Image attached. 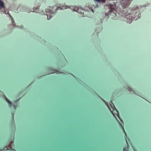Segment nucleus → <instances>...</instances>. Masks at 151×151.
<instances>
[{
  "mask_svg": "<svg viewBox=\"0 0 151 151\" xmlns=\"http://www.w3.org/2000/svg\"><path fill=\"white\" fill-rule=\"evenodd\" d=\"M109 104H110V106L112 109H113L112 111H111H111V112L112 114L114 115V112L113 111H116L117 113V114H119V113L118 111H117V110L116 109V108H115L114 105L112 102V101H110L109 102Z\"/></svg>",
  "mask_w": 151,
  "mask_h": 151,
  "instance_id": "nucleus-1",
  "label": "nucleus"
},
{
  "mask_svg": "<svg viewBox=\"0 0 151 151\" xmlns=\"http://www.w3.org/2000/svg\"><path fill=\"white\" fill-rule=\"evenodd\" d=\"M45 12L46 13H48L49 12L50 13V14L49 15V16H50V17L49 18H48V17H49L48 14H46L45 15L47 17V19L48 20L50 19V18L52 17V15L54 14L53 13H52V12L51 10H49V11H47V9H46Z\"/></svg>",
  "mask_w": 151,
  "mask_h": 151,
  "instance_id": "nucleus-2",
  "label": "nucleus"
},
{
  "mask_svg": "<svg viewBox=\"0 0 151 151\" xmlns=\"http://www.w3.org/2000/svg\"><path fill=\"white\" fill-rule=\"evenodd\" d=\"M2 9H3L4 11H2V12L4 14H6L5 11V7L4 6V3L1 0H0V11Z\"/></svg>",
  "mask_w": 151,
  "mask_h": 151,
  "instance_id": "nucleus-3",
  "label": "nucleus"
},
{
  "mask_svg": "<svg viewBox=\"0 0 151 151\" xmlns=\"http://www.w3.org/2000/svg\"><path fill=\"white\" fill-rule=\"evenodd\" d=\"M80 9L78 8V7L75 8L74 9V10H75V11H76L77 12L79 13L80 14H81L82 13L81 12H80L79 10Z\"/></svg>",
  "mask_w": 151,
  "mask_h": 151,
  "instance_id": "nucleus-4",
  "label": "nucleus"
},
{
  "mask_svg": "<svg viewBox=\"0 0 151 151\" xmlns=\"http://www.w3.org/2000/svg\"><path fill=\"white\" fill-rule=\"evenodd\" d=\"M5 97V98L6 99V100L10 104V106H12V104L11 102V101L9 100L4 95Z\"/></svg>",
  "mask_w": 151,
  "mask_h": 151,
  "instance_id": "nucleus-5",
  "label": "nucleus"
},
{
  "mask_svg": "<svg viewBox=\"0 0 151 151\" xmlns=\"http://www.w3.org/2000/svg\"><path fill=\"white\" fill-rule=\"evenodd\" d=\"M128 149L129 148L128 146L126 147H124L123 149V151H129Z\"/></svg>",
  "mask_w": 151,
  "mask_h": 151,
  "instance_id": "nucleus-6",
  "label": "nucleus"
},
{
  "mask_svg": "<svg viewBox=\"0 0 151 151\" xmlns=\"http://www.w3.org/2000/svg\"><path fill=\"white\" fill-rule=\"evenodd\" d=\"M128 90L129 91H130V92H131V91H133L132 89L131 88L128 87Z\"/></svg>",
  "mask_w": 151,
  "mask_h": 151,
  "instance_id": "nucleus-7",
  "label": "nucleus"
},
{
  "mask_svg": "<svg viewBox=\"0 0 151 151\" xmlns=\"http://www.w3.org/2000/svg\"><path fill=\"white\" fill-rule=\"evenodd\" d=\"M39 6H38L37 7L36 9H33L34 12H36V11H37L36 10H37V9H39Z\"/></svg>",
  "mask_w": 151,
  "mask_h": 151,
  "instance_id": "nucleus-8",
  "label": "nucleus"
},
{
  "mask_svg": "<svg viewBox=\"0 0 151 151\" xmlns=\"http://www.w3.org/2000/svg\"><path fill=\"white\" fill-rule=\"evenodd\" d=\"M63 8H61L60 7H58L57 9V10H61V9H63Z\"/></svg>",
  "mask_w": 151,
  "mask_h": 151,
  "instance_id": "nucleus-9",
  "label": "nucleus"
},
{
  "mask_svg": "<svg viewBox=\"0 0 151 151\" xmlns=\"http://www.w3.org/2000/svg\"><path fill=\"white\" fill-rule=\"evenodd\" d=\"M12 143H11L10 145L8 146V147L9 148H12L11 147V145L12 144Z\"/></svg>",
  "mask_w": 151,
  "mask_h": 151,
  "instance_id": "nucleus-10",
  "label": "nucleus"
},
{
  "mask_svg": "<svg viewBox=\"0 0 151 151\" xmlns=\"http://www.w3.org/2000/svg\"><path fill=\"white\" fill-rule=\"evenodd\" d=\"M14 106L15 109L16 110V109L17 106L15 105H14Z\"/></svg>",
  "mask_w": 151,
  "mask_h": 151,
  "instance_id": "nucleus-11",
  "label": "nucleus"
},
{
  "mask_svg": "<svg viewBox=\"0 0 151 151\" xmlns=\"http://www.w3.org/2000/svg\"><path fill=\"white\" fill-rule=\"evenodd\" d=\"M14 114L13 113H12V116H13V120H14Z\"/></svg>",
  "mask_w": 151,
  "mask_h": 151,
  "instance_id": "nucleus-12",
  "label": "nucleus"
},
{
  "mask_svg": "<svg viewBox=\"0 0 151 151\" xmlns=\"http://www.w3.org/2000/svg\"><path fill=\"white\" fill-rule=\"evenodd\" d=\"M123 129H124V128H123ZM123 130H124V129H123ZM124 133H125V134L126 135V133L125 132V131H124Z\"/></svg>",
  "mask_w": 151,
  "mask_h": 151,
  "instance_id": "nucleus-13",
  "label": "nucleus"
},
{
  "mask_svg": "<svg viewBox=\"0 0 151 151\" xmlns=\"http://www.w3.org/2000/svg\"><path fill=\"white\" fill-rule=\"evenodd\" d=\"M102 29V28L100 30H101Z\"/></svg>",
  "mask_w": 151,
  "mask_h": 151,
  "instance_id": "nucleus-14",
  "label": "nucleus"
},
{
  "mask_svg": "<svg viewBox=\"0 0 151 151\" xmlns=\"http://www.w3.org/2000/svg\"><path fill=\"white\" fill-rule=\"evenodd\" d=\"M126 142H127V141L126 140Z\"/></svg>",
  "mask_w": 151,
  "mask_h": 151,
  "instance_id": "nucleus-15",
  "label": "nucleus"
},
{
  "mask_svg": "<svg viewBox=\"0 0 151 151\" xmlns=\"http://www.w3.org/2000/svg\"><path fill=\"white\" fill-rule=\"evenodd\" d=\"M18 101V100L17 101H16V102H17V101Z\"/></svg>",
  "mask_w": 151,
  "mask_h": 151,
  "instance_id": "nucleus-16",
  "label": "nucleus"
},
{
  "mask_svg": "<svg viewBox=\"0 0 151 151\" xmlns=\"http://www.w3.org/2000/svg\"><path fill=\"white\" fill-rule=\"evenodd\" d=\"M9 15L11 17L10 15V14H9Z\"/></svg>",
  "mask_w": 151,
  "mask_h": 151,
  "instance_id": "nucleus-17",
  "label": "nucleus"
}]
</instances>
